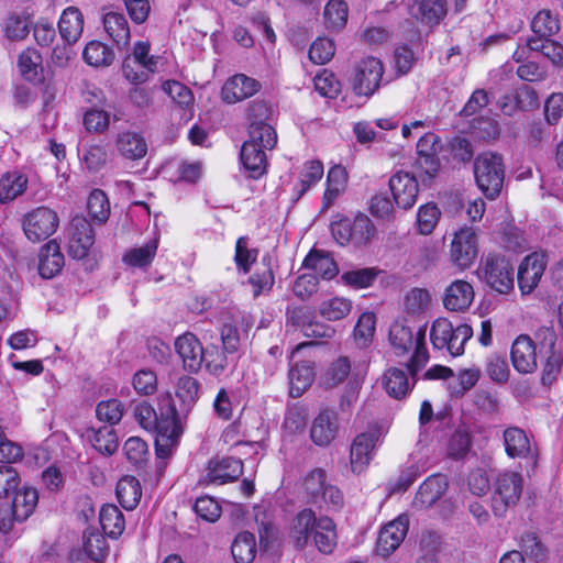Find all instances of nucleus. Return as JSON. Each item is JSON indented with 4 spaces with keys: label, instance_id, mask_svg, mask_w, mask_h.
Wrapping results in <instances>:
<instances>
[{
    "label": "nucleus",
    "instance_id": "1",
    "mask_svg": "<svg viewBox=\"0 0 563 563\" xmlns=\"http://www.w3.org/2000/svg\"><path fill=\"white\" fill-rule=\"evenodd\" d=\"M523 489V477L518 472L505 471L493 482L490 507L496 517H505L519 501Z\"/></svg>",
    "mask_w": 563,
    "mask_h": 563
},
{
    "label": "nucleus",
    "instance_id": "2",
    "mask_svg": "<svg viewBox=\"0 0 563 563\" xmlns=\"http://www.w3.org/2000/svg\"><path fill=\"white\" fill-rule=\"evenodd\" d=\"M474 175L478 188L488 199H495L501 191L505 169L501 156L483 153L474 162Z\"/></svg>",
    "mask_w": 563,
    "mask_h": 563
},
{
    "label": "nucleus",
    "instance_id": "3",
    "mask_svg": "<svg viewBox=\"0 0 563 563\" xmlns=\"http://www.w3.org/2000/svg\"><path fill=\"white\" fill-rule=\"evenodd\" d=\"M479 276L499 294H507L514 288V267L504 256L489 254L478 268Z\"/></svg>",
    "mask_w": 563,
    "mask_h": 563
},
{
    "label": "nucleus",
    "instance_id": "4",
    "mask_svg": "<svg viewBox=\"0 0 563 563\" xmlns=\"http://www.w3.org/2000/svg\"><path fill=\"white\" fill-rule=\"evenodd\" d=\"M58 223L59 219L54 210L38 207L24 216L23 231L31 242L36 243L54 234Z\"/></svg>",
    "mask_w": 563,
    "mask_h": 563
},
{
    "label": "nucleus",
    "instance_id": "5",
    "mask_svg": "<svg viewBox=\"0 0 563 563\" xmlns=\"http://www.w3.org/2000/svg\"><path fill=\"white\" fill-rule=\"evenodd\" d=\"M380 441L382 431L378 428H371L354 438L350 448V463L353 473L361 474L366 470Z\"/></svg>",
    "mask_w": 563,
    "mask_h": 563
},
{
    "label": "nucleus",
    "instance_id": "6",
    "mask_svg": "<svg viewBox=\"0 0 563 563\" xmlns=\"http://www.w3.org/2000/svg\"><path fill=\"white\" fill-rule=\"evenodd\" d=\"M478 254L477 235L472 228H461L450 245V260L460 269L473 265Z\"/></svg>",
    "mask_w": 563,
    "mask_h": 563
},
{
    "label": "nucleus",
    "instance_id": "7",
    "mask_svg": "<svg viewBox=\"0 0 563 563\" xmlns=\"http://www.w3.org/2000/svg\"><path fill=\"white\" fill-rule=\"evenodd\" d=\"M384 68L378 58H363L355 68L353 89L358 96H372L379 87Z\"/></svg>",
    "mask_w": 563,
    "mask_h": 563
},
{
    "label": "nucleus",
    "instance_id": "8",
    "mask_svg": "<svg viewBox=\"0 0 563 563\" xmlns=\"http://www.w3.org/2000/svg\"><path fill=\"white\" fill-rule=\"evenodd\" d=\"M503 438L505 451L509 457L527 460L531 467H536L539 459L538 449L530 442L522 429L508 427L505 429Z\"/></svg>",
    "mask_w": 563,
    "mask_h": 563
},
{
    "label": "nucleus",
    "instance_id": "9",
    "mask_svg": "<svg viewBox=\"0 0 563 563\" xmlns=\"http://www.w3.org/2000/svg\"><path fill=\"white\" fill-rule=\"evenodd\" d=\"M388 186L398 208L408 210L416 205L419 185L411 173L398 170L389 178Z\"/></svg>",
    "mask_w": 563,
    "mask_h": 563
},
{
    "label": "nucleus",
    "instance_id": "10",
    "mask_svg": "<svg viewBox=\"0 0 563 563\" xmlns=\"http://www.w3.org/2000/svg\"><path fill=\"white\" fill-rule=\"evenodd\" d=\"M537 339L541 350L549 353L542 372V383L544 385H551L561 371L563 353L555 350L556 334L552 329L541 328L537 332Z\"/></svg>",
    "mask_w": 563,
    "mask_h": 563
},
{
    "label": "nucleus",
    "instance_id": "11",
    "mask_svg": "<svg viewBox=\"0 0 563 563\" xmlns=\"http://www.w3.org/2000/svg\"><path fill=\"white\" fill-rule=\"evenodd\" d=\"M409 519L400 515L397 519L385 525L380 531L376 543V551L382 556H388L402 543L407 536Z\"/></svg>",
    "mask_w": 563,
    "mask_h": 563
},
{
    "label": "nucleus",
    "instance_id": "12",
    "mask_svg": "<svg viewBox=\"0 0 563 563\" xmlns=\"http://www.w3.org/2000/svg\"><path fill=\"white\" fill-rule=\"evenodd\" d=\"M548 261L543 253H532L525 257L518 268V286L523 295L532 292L538 286Z\"/></svg>",
    "mask_w": 563,
    "mask_h": 563
},
{
    "label": "nucleus",
    "instance_id": "13",
    "mask_svg": "<svg viewBox=\"0 0 563 563\" xmlns=\"http://www.w3.org/2000/svg\"><path fill=\"white\" fill-rule=\"evenodd\" d=\"M441 148V140L432 132L423 134L417 143V165L431 177L440 169L439 153Z\"/></svg>",
    "mask_w": 563,
    "mask_h": 563
},
{
    "label": "nucleus",
    "instance_id": "14",
    "mask_svg": "<svg viewBox=\"0 0 563 563\" xmlns=\"http://www.w3.org/2000/svg\"><path fill=\"white\" fill-rule=\"evenodd\" d=\"M175 350L186 371L196 373L201 368L205 360V349L198 338L186 332L175 340Z\"/></svg>",
    "mask_w": 563,
    "mask_h": 563
},
{
    "label": "nucleus",
    "instance_id": "15",
    "mask_svg": "<svg viewBox=\"0 0 563 563\" xmlns=\"http://www.w3.org/2000/svg\"><path fill=\"white\" fill-rule=\"evenodd\" d=\"M95 243V232L91 224L82 217L71 221V231L68 242V253L73 258L86 257Z\"/></svg>",
    "mask_w": 563,
    "mask_h": 563
},
{
    "label": "nucleus",
    "instance_id": "16",
    "mask_svg": "<svg viewBox=\"0 0 563 563\" xmlns=\"http://www.w3.org/2000/svg\"><path fill=\"white\" fill-rule=\"evenodd\" d=\"M510 357L515 369L521 374H529L537 369L536 344L529 335L521 334L512 343Z\"/></svg>",
    "mask_w": 563,
    "mask_h": 563
},
{
    "label": "nucleus",
    "instance_id": "17",
    "mask_svg": "<svg viewBox=\"0 0 563 563\" xmlns=\"http://www.w3.org/2000/svg\"><path fill=\"white\" fill-rule=\"evenodd\" d=\"M339 430L338 415L332 409H323L314 418L310 429L312 442L319 446H327L336 437Z\"/></svg>",
    "mask_w": 563,
    "mask_h": 563
},
{
    "label": "nucleus",
    "instance_id": "18",
    "mask_svg": "<svg viewBox=\"0 0 563 563\" xmlns=\"http://www.w3.org/2000/svg\"><path fill=\"white\" fill-rule=\"evenodd\" d=\"M243 472V463L239 459L222 457L211 460L208 464L206 479L210 484L222 485L238 479Z\"/></svg>",
    "mask_w": 563,
    "mask_h": 563
},
{
    "label": "nucleus",
    "instance_id": "19",
    "mask_svg": "<svg viewBox=\"0 0 563 563\" xmlns=\"http://www.w3.org/2000/svg\"><path fill=\"white\" fill-rule=\"evenodd\" d=\"M261 84L244 74H238L228 79L222 87L221 96L227 103H235L256 93Z\"/></svg>",
    "mask_w": 563,
    "mask_h": 563
},
{
    "label": "nucleus",
    "instance_id": "20",
    "mask_svg": "<svg viewBox=\"0 0 563 563\" xmlns=\"http://www.w3.org/2000/svg\"><path fill=\"white\" fill-rule=\"evenodd\" d=\"M38 258V273L46 279L59 274L65 264L64 255L56 240H51L41 247Z\"/></svg>",
    "mask_w": 563,
    "mask_h": 563
},
{
    "label": "nucleus",
    "instance_id": "21",
    "mask_svg": "<svg viewBox=\"0 0 563 563\" xmlns=\"http://www.w3.org/2000/svg\"><path fill=\"white\" fill-rule=\"evenodd\" d=\"M163 402H166L167 406L166 408H161V413L157 416V426L153 431H151V433L163 438L164 441H178V438L181 434L178 412L168 397L165 398Z\"/></svg>",
    "mask_w": 563,
    "mask_h": 563
},
{
    "label": "nucleus",
    "instance_id": "22",
    "mask_svg": "<svg viewBox=\"0 0 563 563\" xmlns=\"http://www.w3.org/2000/svg\"><path fill=\"white\" fill-rule=\"evenodd\" d=\"M474 295L470 283L457 279L445 289L443 305L451 311H464L472 305Z\"/></svg>",
    "mask_w": 563,
    "mask_h": 563
},
{
    "label": "nucleus",
    "instance_id": "23",
    "mask_svg": "<svg viewBox=\"0 0 563 563\" xmlns=\"http://www.w3.org/2000/svg\"><path fill=\"white\" fill-rule=\"evenodd\" d=\"M115 147L121 156L139 161L147 153V143L142 134L133 131H122L115 137Z\"/></svg>",
    "mask_w": 563,
    "mask_h": 563
},
{
    "label": "nucleus",
    "instance_id": "24",
    "mask_svg": "<svg viewBox=\"0 0 563 563\" xmlns=\"http://www.w3.org/2000/svg\"><path fill=\"white\" fill-rule=\"evenodd\" d=\"M240 158L251 178L257 179L266 173L267 155L263 147L244 142Z\"/></svg>",
    "mask_w": 563,
    "mask_h": 563
},
{
    "label": "nucleus",
    "instance_id": "25",
    "mask_svg": "<svg viewBox=\"0 0 563 563\" xmlns=\"http://www.w3.org/2000/svg\"><path fill=\"white\" fill-rule=\"evenodd\" d=\"M448 481L445 476H430L420 485L415 497V505L421 508L432 506L444 495Z\"/></svg>",
    "mask_w": 563,
    "mask_h": 563
},
{
    "label": "nucleus",
    "instance_id": "26",
    "mask_svg": "<svg viewBox=\"0 0 563 563\" xmlns=\"http://www.w3.org/2000/svg\"><path fill=\"white\" fill-rule=\"evenodd\" d=\"M58 30L66 43H76L84 30V16L80 10L76 7L66 8L59 18Z\"/></svg>",
    "mask_w": 563,
    "mask_h": 563
},
{
    "label": "nucleus",
    "instance_id": "27",
    "mask_svg": "<svg viewBox=\"0 0 563 563\" xmlns=\"http://www.w3.org/2000/svg\"><path fill=\"white\" fill-rule=\"evenodd\" d=\"M317 523L318 519L312 510L303 509L298 512L292 520L290 529V538L297 548L302 549L307 545L311 534L314 532Z\"/></svg>",
    "mask_w": 563,
    "mask_h": 563
},
{
    "label": "nucleus",
    "instance_id": "28",
    "mask_svg": "<svg viewBox=\"0 0 563 563\" xmlns=\"http://www.w3.org/2000/svg\"><path fill=\"white\" fill-rule=\"evenodd\" d=\"M411 16L427 24H435L446 13L445 0H415L409 8Z\"/></svg>",
    "mask_w": 563,
    "mask_h": 563
},
{
    "label": "nucleus",
    "instance_id": "29",
    "mask_svg": "<svg viewBox=\"0 0 563 563\" xmlns=\"http://www.w3.org/2000/svg\"><path fill=\"white\" fill-rule=\"evenodd\" d=\"M412 380L408 377V372L404 368L391 367L386 371L383 377V385L386 393L396 399H401L408 395L413 387Z\"/></svg>",
    "mask_w": 563,
    "mask_h": 563
},
{
    "label": "nucleus",
    "instance_id": "30",
    "mask_svg": "<svg viewBox=\"0 0 563 563\" xmlns=\"http://www.w3.org/2000/svg\"><path fill=\"white\" fill-rule=\"evenodd\" d=\"M103 27L109 37L119 48L130 44V27L125 16L119 12H108L103 16Z\"/></svg>",
    "mask_w": 563,
    "mask_h": 563
},
{
    "label": "nucleus",
    "instance_id": "31",
    "mask_svg": "<svg viewBox=\"0 0 563 563\" xmlns=\"http://www.w3.org/2000/svg\"><path fill=\"white\" fill-rule=\"evenodd\" d=\"M538 104L537 92L530 87L520 89L515 97L509 95L503 96L498 101L499 109L509 117L514 115L519 109L526 110L538 107Z\"/></svg>",
    "mask_w": 563,
    "mask_h": 563
},
{
    "label": "nucleus",
    "instance_id": "32",
    "mask_svg": "<svg viewBox=\"0 0 563 563\" xmlns=\"http://www.w3.org/2000/svg\"><path fill=\"white\" fill-rule=\"evenodd\" d=\"M314 379V368L310 361L297 362L289 369L290 395L300 397Z\"/></svg>",
    "mask_w": 563,
    "mask_h": 563
},
{
    "label": "nucleus",
    "instance_id": "33",
    "mask_svg": "<svg viewBox=\"0 0 563 563\" xmlns=\"http://www.w3.org/2000/svg\"><path fill=\"white\" fill-rule=\"evenodd\" d=\"M29 179L19 172H9L0 177V203H8L24 194Z\"/></svg>",
    "mask_w": 563,
    "mask_h": 563
},
{
    "label": "nucleus",
    "instance_id": "34",
    "mask_svg": "<svg viewBox=\"0 0 563 563\" xmlns=\"http://www.w3.org/2000/svg\"><path fill=\"white\" fill-rule=\"evenodd\" d=\"M314 544L321 553L330 554L336 547L335 523L329 517H320L313 532Z\"/></svg>",
    "mask_w": 563,
    "mask_h": 563
},
{
    "label": "nucleus",
    "instance_id": "35",
    "mask_svg": "<svg viewBox=\"0 0 563 563\" xmlns=\"http://www.w3.org/2000/svg\"><path fill=\"white\" fill-rule=\"evenodd\" d=\"M38 500L36 489L23 487L14 492L12 501V516L18 521L27 519L34 511Z\"/></svg>",
    "mask_w": 563,
    "mask_h": 563
},
{
    "label": "nucleus",
    "instance_id": "36",
    "mask_svg": "<svg viewBox=\"0 0 563 563\" xmlns=\"http://www.w3.org/2000/svg\"><path fill=\"white\" fill-rule=\"evenodd\" d=\"M117 497L126 510H133L142 497L140 482L134 476H123L117 484Z\"/></svg>",
    "mask_w": 563,
    "mask_h": 563
},
{
    "label": "nucleus",
    "instance_id": "37",
    "mask_svg": "<svg viewBox=\"0 0 563 563\" xmlns=\"http://www.w3.org/2000/svg\"><path fill=\"white\" fill-rule=\"evenodd\" d=\"M231 552L236 563H252L256 556L255 536L249 531L240 532L232 542Z\"/></svg>",
    "mask_w": 563,
    "mask_h": 563
},
{
    "label": "nucleus",
    "instance_id": "38",
    "mask_svg": "<svg viewBox=\"0 0 563 563\" xmlns=\"http://www.w3.org/2000/svg\"><path fill=\"white\" fill-rule=\"evenodd\" d=\"M100 525L110 538H118L125 528V520L121 510L114 505H104L100 510Z\"/></svg>",
    "mask_w": 563,
    "mask_h": 563
},
{
    "label": "nucleus",
    "instance_id": "39",
    "mask_svg": "<svg viewBox=\"0 0 563 563\" xmlns=\"http://www.w3.org/2000/svg\"><path fill=\"white\" fill-rule=\"evenodd\" d=\"M158 247V239L150 240L145 245L133 247L123 255V262L132 267H147L154 260Z\"/></svg>",
    "mask_w": 563,
    "mask_h": 563
},
{
    "label": "nucleus",
    "instance_id": "40",
    "mask_svg": "<svg viewBox=\"0 0 563 563\" xmlns=\"http://www.w3.org/2000/svg\"><path fill=\"white\" fill-rule=\"evenodd\" d=\"M245 142L272 151L277 143V134L274 128L266 122L250 123L249 140Z\"/></svg>",
    "mask_w": 563,
    "mask_h": 563
},
{
    "label": "nucleus",
    "instance_id": "41",
    "mask_svg": "<svg viewBox=\"0 0 563 563\" xmlns=\"http://www.w3.org/2000/svg\"><path fill=\"white\" fill-rule=\"evenodd\" d=\"M302 266L320 274L324 279H331L338 274V267L333 258L321 254L319 251H311L303 260Z\"/></svg>",
    "mask_w": 563,
    "mask_h": 563
},
{
    "label": "nucleus",
    "instance_id": "42",
    "mask_svg": "<svg viewBox=\"0 0 563 563\" xmlns=\"http://www.w3.org/2000/svg\"><path fill=\"white\" fill-rule=\"evenodd\" d=\"M88 438L92 446L106 455L113 454L119 445L117 433L112 427H102L98 430L91 429Z\"/></svg>",
    "mask_w": 563,
    "mask_h": 563
},
{
    "label": "nucleus",
    "instance_id": "43",
    "mask_svg": "<svg viewBox=\"0 0 563 563\" xmlns=\"http://www.w3.org/2000/svg\"><path fill=\"white\" fill-rule=\"evenodd\" d=\"M531 30L537 35L536 38L551 37L560 30L559 20L550 10H540L531 21Z\"/></svg>",
    "mask_w": 563,
    "mask_h": 563
},
{
    "label": "nucleus",
    "instance_id": "44",
    "mask_svg": "<svg viewBox=\"0 0 563 563\" xmlns=\"http://www.w3.org/2000/svg\"><path fill=\"white\" fill-rule=\"evenodd\" d=\"M111 118L113 121L119 120L115 114L92 107L84 113L82 123L87 132L101 134L109 129Z\"/></svg>",
    "mask_w": 563,
    "mask_h": 563
},
{
    "label": "nucleus",
    "instance_id": "45",
    "mask_svg": "<svg viewBox=\"0 0 563 563\" xmlns=\"http://www.w3.org/2000/svg\"><path fill=\"white\" fill-rule=\"evenodd\" d=\"M262 265L264 266L263 271L255 272L250 278L254 297L268 292L275 283V276L272 269V257L269 254H265L262 257Z\"/></svg>",
    "mask_w": 563,
    "mask_h": 563
},
{
    "label": "nucleus",
    "instance_id": "46",
    "mask_svg": "<svg viewBox=\"0 0 563 563\" xmlns=\"http://www.w3.org/2000/svg\"><path fill=\"white\" fill-rule=\"evenodd\" d=\"M352 310V301L344 297H333L323 300L319 306V313L329 321L344 319Z\"/></svg>",
    "mask_w": 563,
    "mask_h": 563
},
{
    "label": "nucleus",
    "instance_id": "47",
    "mask_svg": "<svg viewBox=\"0 0 563 563\" xmlns=\"http://www.w3.org/2000/svg\"><path fill=\"white\" fill-rule=\"evenodd\" d=\"M82 57L87 64L95 67H102L112 64L114 54L112 49L103 43L92 41L86 45Z\"/></svg>",
    "mask_w": 563,
    "mask_h": 563
},
{
    "label": "nucleus",
    "instance_id": "48",
    "mask_svg": "<svg viewBox=\"0 0 563 563\" xmlns=\"http://www.w3.org/2000/svg\"><path fill=\"white\" fill-rule=\"evenodd\" d=\"M528 46L534 54H542L555 65H563V45L548 38H528Z\"/></svg>",
    "mask_w": 563,
    "mask_h": 563
},
{
    "label": "nucleus",
    "instance_id": "49",
    "mask_svg": "<svg viewBox=\"0 0 563 563\" xmlns=\"http://www.w3.org/2000/svg\"><path fill=\"white\" fill-rule=\"evenodd\" d=\"M351 373V362L346 356H340L325 371L322 383L327 388L342 384Z\"/></svg>",
    "mask_w": 563,
    "mask_h": 563
},
{
    "label": "nucleus",
    "instance_id": "50",
    "mask_svg": "<svg viewBox=\"0 0 563 563\" xmlns=\"http://www.w3.org/2000/svg\"><path fill=\"white\" fill-rule=\"evenodd\" d=\"M200 385L198 380L190 376H183L178 379L176 396L183 404V411H189L199 397Z\"/></svg>",
    "mask_w": 563,
    "mask_h": 563
},
{
    "label": "nucleus",
    "instance_id": "51",
    "mask_svg": "<svg viewBox=\"0 0 563 563\" xmlns=\"http://www.w3.org/2000/svg\"><path fill=\"white\" fill-rule=\"evenodd\" d=\"M389 342L398 355L407 353L413 344V334L410 328L400 322H394L389 329Z\"/></svg>",
    "mask_w": 563,
    "mask_h": 563
},
{
    "label": "nucleus",
    "instance_id": "52",
    "mask_svg": "<svg viewBox=\"0 0 563 563\" xmlns=\"http://www.w3.org/2000/svg\"><path fill=\"white\" fill-rule=\"evenodd\" d=\"M323 176V165L320 161L307 162L299 178V187L297 189V199H299L306 191L320 181Z\"/></svg>",
    "mask_w": 563,
    "mask_h": 563
},
{
    "label": "nucleus",
    "instance_id": "53",
    "mask_svg": "<svg viewBox=\"0 0 563 563\" xmlns=\"http://www.w3.org/2000/svg\"><path fill=\"white\" fill-rule=\"evenodd\" d=\"M84 549L89 559L98 563L103 562L109 554L108 541L99 532L85 534Z\"/></svg>",
    "mask_w": 563,
    "mask_h": 563
},
{
    "label": "nucleus",
    "instance_id": "54",
    "mask_svg": "<svg viewBox=\"0 0 563 563\" xmlns=\"http://www.w3.org/2000/svg\"><path fill=\"white\" fill-rule=\"evenodd\" d=\"M87 208L90 217L95 221L103 223L108 220L110 214V203L102 190L95 189L91 191L88 198Z\"/></svg>",
    "mask_w": 563,
    "mask_h": 563
},
{
    "label": "nucleus",
    "instance_id": "55",
    "mask_svg": "<svg viewBox=\"0 0 563 563\" xmlns=\"http://www.w3.org/2000/svg\"><path fill=\"white\" fill-rule=\"evenodd\" d=\"M349 9L343 0H330L324 8L325 24L330 29H341L347 21Z\"/></svg>",
    "mask_w": 563,
    "mask_h": 563
},
{
    "label": "nucleus",
    "instance_id": "56",
    "mask_svg": "<svg viewBox=\"0 0 563 563\" xmlns=\"http://www.w3.org/2000/svg\"><path fill=\"white\" fill-rule=\"evenodd\" d=\"M352 242L355 245L366 244L375 233V227L371 219L365 214H357L351 221Z\"/></svg>",
    "mask_w": 563,
    "mask_h": 563
},
{
    "label": "nucleus",
    "instance_id": "57",
    "mask_svg": "<svg viewBox=\"0 0 563 563\" xmlns=\"http://www.w3.org/2000/svg\"><path fill=\"white\" fill-rule=\"evenodd\" d=\"M96 416L100 421L111 426L121 421L123 416V406L118 399L100 401L96 407Z\"/></svg>",
    "mask_w": 563,
    "mask_h": 563
},
{
    "label": "nucleus",
    "instance_id": "58",
    "mask_svg": "<svg viewBox=\"0 0 563 563\" xmlns=\"http://www.w3.org/2000/svg\"><path fill=\"white\" fill-rule=\"evenodd\" d=\"M426 331L420 329L415 338V353L411 357L410 364L407 367V372L412 378L421 371L427 364L429 355L424 345Z\"/></svg>",
    "mask_w": 563,
    "mask_h": 563
},
{
    "label": "nucleus",
    "instance_id": "59",
    "mask_svg": "<svg viewBox=\"0 0 563 563\" xmlns=\"http://www.w3.org/2000/svg\"><path fill=\"white\" fill-rule=\"evenodd\" d=\"M328 485L325 473L320 468L310 472L303 482L305 490L313 504H320V496Z\"/></svg>",
    "mask_w": 563,
    "mask_h": 563
},
{
    "label": "nucleus",
    "instance_id": "60",
    "mask_svg": "<svg viewBox=\"0 0 563 563\" xmlns=\"http://www.w3.org/2000/svg\"><path fill=\"white\" fill-rule=\"evenodd\" d=\"M440 210L435 205L421 206L417 214V227L421 234H430L440 219Z\"/></svg>",
    "mask_w": 563,
    "mask_h": 563
},
{
    "label": "nucleus",
    "instance_id": "61",
    "mask_svg": "<svg viewBox=\"0 0 563 563\" xmlns=\"http://www.w3.org/2000/svg\"><path fill=\"white\" fill-rule=\"evenodd\" d=\"M163 90L176 102L180 108H188L194 103V95L191 90L184 84L176 80H167L163 84Z\"/></svg>",
    "mask_w": 563,
    "mask_h": 563
},
{
    "label": "nucleus",
    "instance_id": "62",
    "mask_svg": "<svg viewBox=\"0 0 563 563\" xmlns=\"http://www.w3.org/2000/svg\"><path fill=\"white\" fill-rule=\"evenodd\" d=\"M258 252L256 249H249V239L241 236L235 244L234 261L236 266L243 271L244 274L249 273L252 264L256 261Z\"/></svg>",
    "mask_w": 563,
    "mask_h": 563
},
{
    "label": "nucleus",
    "instance_id": "63",
    "mask_svg": "<svg viewBox=\"0 0 563 563\" xmlns=\"http://www.w3.org/2000/svg\"><path fill=\"white\" fill-rule=\"evenodd\" d=\"M375 324L374 313L364 312L360 316L354 328V338L360 345L366 346L371 342L375 332Z\"/></svg>",
    "mask_w": 563,
    "mask_h": 563
},
{
    "label": "nucleus",
    "instance_id": "64",
    "mask_svg": "<svg viewBox=\"0 0 563 563\" xmlns=\"http://www.w3.org/2000/svg\"><path fill=\"white\" fill-rule=\"evenodd\" d=\"M334 43L327 37H318L310 46L309 58L312 63L323 65L334 55Z\"/></svg>",
    "mask_w": 563,
    "mask_h": 563
}]
</instances>
